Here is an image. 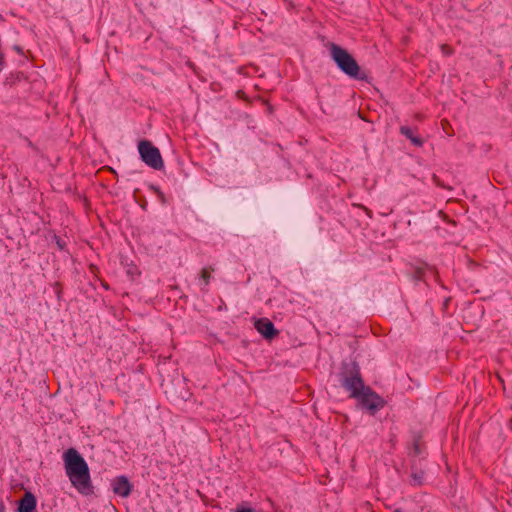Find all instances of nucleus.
<instances>
[{
	"label": "nucleus",
	"mask_w": 512,
	"mask_h": 512,
	"mask_svg": "<svg viewBox=\"0 0 512 512\" xmlns=\"http://www.w3.org/2000/svg\"><path fill=\"white\" fill-rule=\"evenodd\" d=\"M63 460L66 474L72 486L81 494H90L92 484L89 467L84 458L76 449L70 448L64 453Z\"/></svg>",
	"instance_id": "nucleus-1"
},
{
	"label": "nucleus",
	"mask_w": 512,
	"mask_h": 512,
	"mask_svg": "<svg viewBox=\"0 0 512 512\" xmlns=\"http://www.w3.org/2000/svg\"><path fill=\"white\" fill-rule=\"evenodd\" d=\"M330 53L332 59L336 62L341 71L350 77L358 78L360 67L356 60L342 47L331 44Z\"/></svg>",
	"instance_id": "nucleus-2"
},
{
	"label": "nucleus",
	"mask_w": 512,
	"mask_h": 512,
	"mask_svg": "<svg viewBox=\"0 0 512 512\" xmlns=\"http://www.w3.org/2000/svg\"><path fill=\"white\" fill-rule=\"evenodd\" d=\"M138 151L141 159L149 166L160 168V152L149 141L143 140L138 144Z\"/></svg>",
	"instance_id": "nucleus-3"
},
{
	"label": "nucleus",
	"mask_w": 512,
	"mask_h": 512,
	"mask_svg": "<svg viewBox=\"0 0 512 512\" xmlns=\"http://www.w3.org/2000/svg\"><path fill=\"white\" fill-rule=\"evenodd\" d=\"M360 404L368 409L371 413L376 412L384 406V400L371 390L370 387H366L361 394L357 397Z\"/></svg>",
	"instance_id": "nucleus-4"
},
{
	"label": "nucleus",
	"mask_w": 512,
	"mask_h": 512,
	"mask_svg": "<svg viewBox=\"0 0 512 512\" xmlns=\"http://www.w3.org/2000/svg\"><path fill=\"white\" fill-rule=\"evenodd\" d=\"M343 387L350 392V397L357 398L366 388L358 371L351 376H347L342 381Z\"/></svg>",
	"instance_id": "nucleus-5"
},
{
	"label": "nucleus",
	"mask_w": 512,
	"mask_h": 512,
	"mask_svg": "<svg viewBox=\"0 0 512 512\" xmlns=\"http://www.w3.org/2000/svg\"><path fill=\"white\" fill-rule=\"evenodd\" d=\"M255 329L266 339H272L278 335L274 324L267 318H260L254 323Z\"/></svg>",
	"instance_id": "nucleus-6"
},
{
	"label": "nucleus",
	"mask_w": 512,
	"mask_h": 512,
	"mask_svg": "<svg viewBox=\"0 0 512 512\" xmlns=\"http://www.w3.org/2000/svg\"><path fill=\"white\" fill-rule=\"evenodd\" d=\"M112 488L114 493L121 497H127L131 491V485L124 476L116 477L112 481Z\"/></svg>",
	"instance_id": "nucleus-7"
},
{
	"label": "nucleus",
	"mask_w": 512,
	"mask_h": 512,
	"mask_svg": "<svg viewBox=\"0 0 512 512\" xmlns=\"http://www.w3.org/2000/svg\"><path fill=\"white\" fill-rule=\"evenodd\" d=\"M36 498L31 492H26L19 501L18 512H35Z\"/></svg>",
	"instance_id": "nucleus-8"
},
{
	"label": "nucleus",
	"mask_w": 512,
	"mask_h": 512,
	"mask_svg": "<svg viewBox=\"0 0 512 512\" xmlns=\"http://www.w3.org/2000/svg\"><path fill=\"white\" fill-rule=\"evenodd\" d=\"M400 132L402 135L406 136L415 146L421 147L423 145V140L419 136H416L411 128L402 126L400 128Z\"/></svg>",
	"instance_id": "nucleus-9"
},
{
	"label": "nucleus",
	"mask_w": 512,
	"mask_h": 512,
	"mask_svg": "<svg viewBox=\"0 0 512 512\" xmlns=\"http://www.w3.org/2000/svg\"><path fill=\"white\" fill-rule=\"evenodd\" d=\"M212 272L213 269L209 267L203 268L201 271V278L204 280L206 285L209 283V279L211 277Z\"/></svg>",
	"instance_id": "nucleus-10"
},
{
	"label": "nucleus",
	"mask_w": 512,
	"mask_h": 512,
	"mask_svg": "<svg viewBox=\"0 0 512 512\" xmlns=\"http://www.w3.org/2000/svg\"><path fill=\"white\" fill-rule=\"evenodd\" d=\"M440 49H441V52L446 56H450L454 53L453 48L447 44H442Z\"/></svg>",
	"instance_id": "nucleus-11"
},
{
	"label": "nucleus",
	"mask_w": 512,
	"mask_h": 512,
	"mask_svg": "<svg viewBox=\"0 0 512 512\" xmlns=\"http://www.w3.org/2000/svg\"><path fill=\"white\" fill-rule=\"evenodd\" d=\"M235 512H253L251 508H237Z\"/></svg>",
	"instance_id": "nucleus-12"
},
{
	"label": "nucleus",
	"mask_w": 512,
	"mask_h": 512,
	"mask_svg": "<svg viewBox=\"0 0 512 512\" xmlns=\"http://www.w3.org/2000/svg\"><path fill=\"white\" fill-rule=\"evenodd\" d=\"M0 512H5V506L2 502H0Z\"/></svg>",
	"instance_id": "nucleus-13"
}]
</instances>
